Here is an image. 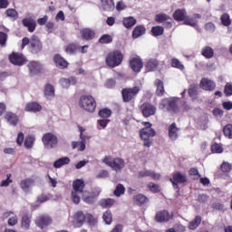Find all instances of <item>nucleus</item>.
I'll return each mask as SVG.
<instances>
[{
  "mask_svg": "<svg viewBox=\"0 0 232 232\" xmlns=\"http://www.w3.org/2000/svg\"><path fill=\"white\" fill-rule=\"evenodd\" d=\"M144 128L140 130V136L141 140H143V144L146 148L151 147V144H153V140H151V137H155L157 135V132L153 128H151L150 122H144Z\"/></svg>",
  "mask_w": 232,
  "mask_h": 232,
  "instance_id": "1",
  "label": "nucleus"
},
{
  "mask_svg": "<svg viewBox=\"0 0 232 232\" xmlns=\"http://www.w3.org/2000/svg\"><path fill=\"white\" fill-rule=\"evenodd\" d=\"M29 45V51L31 53H39L43 50V43L39 37L34 35L30 38L24 37L22 40V50L24 49L25 46Z\"/></svg>",
  "mask_w": 232,
  "mask_h": 232,
  "instance_id": "2",
  "label": "nucleus"
},
{
  "mask_svg": "<svg viewBox=\"0 0 232 232\" xmlns=\"http://www.w3.org/2000/svg\"><path fill=\"white\" fill-rule=\"evenodd\" d=\"M79 106L89 113H93L97 108V102L92 95H83L80 98Z\"/></svg>",
  "mask_w": 232,
  "mask_h": 232,
  "instance_id": "3",
  "label": "nucleus"
},
{
  "mask_svg": "<svg viewBox=\"0 0 232 232\" xmlns=\"http://www.w3.org/2000/svg\"><path fill=\"white\" fill-rule=\"evenodd\" d=\"M179 101V98H165L160 102L159 108L163 111H174V113H177Z\"/></svg>",
  "mask_w": 232,
  "mask_h": 232,
  "instance_id": "4",
  "label": "nucleus"
},
{
  "mask_svg": "<svg viewBox=\"0 0 232 232\" xmlns=\"http://www.w3.org/2000/svg\"><path fill=\"white\" fill-rule=\"evenodd\" d=\"M122 59H124L122 53L121 51H114L107 54L105 63L110 68H116V66L121 64Z\"/></svg>",
  "mask_w": 232,
  "mask_h": 232,
  "instance_id": "5",
  "label": "nucleus"
},
{
  "mask_svg": "<svg viewBox=\"0 0 232 232\" xmlns=\"http://www.w3.org/2000/svg\"><path fill=\"white\" fill-rule=\"evenodd\" d=\"M42 142L45 150H54L59 145V138L52 132H47L42 137Z\"/></svg>",
  "mask_w": 232,
  "mask_h": 232,
  "instance_id": "6",
  "label": "nucleus"
},
{
  "mask_svg": "<svg viewBox=\"0 0 232 232\" xmlns=\"http://www.w3.org/2000/svg\"><path fill=\"white\" fill-rule=\"evenodd\" d=\"M102 162H103V164H106V166H110V168H112V169H114V171H119L121 169H122V168H124V160L121 159V158H116V159H112L110 156H106Z\"/></svg>",
  "mask_w": 232,
  "mask_h": 232,
  "instance_id": "7",
  "label": "nucleus"
},
{
  "mask_svg": "<svg viewBox=\"0 0 232 232\" xmlns=\"http://www.w3.org/2000/svg\"><path fill=\"white\" fill-rule=\"evenodd\" d=\"M140 92V87L134 86L131 88H126L121 91L122 99L124 102H130L133 98L137 96V93Z\"/></svg>",
  "mask_w": 232,
  "mask_h": 232,
  "instance_id": "8",
  "label": "nucleus"
},
{
  "mask_svg": "<svg viewBox=\"0 0 232 232\" xmlns=\"http://www.w3.org/2000/svg\"><path fill=\"white\" fill-rule=\"evenodd\" d=\"M9 61L12 64H14V66H23L26 64L28 60H26L23 53H13L9 55Z\"/></svg>",
  "mask_w": 232,
  "mask_h": 232,
  "instance_id": "9",
  "label": "nucleus"
},
{
  "mask_svg": "<svg viewBox=\"0 0 232 232\" xmlns=\"http://www.w3.org/2000/svg\"><path fill=\"white\" fill-rule=\"evenodd\" d=\"M52 222H53L52 218L46 214L38 216L35 220L36 226L41 229H44V227L50 226Z\"/></svg>",
  "mask_w": 232,
  "mask_h": 232,
  "instance_id": "10",
  "label": "nucleus"
},
{
  "mask_svg": "<svg viewBox=\"0 0 232 232\" xmlns=\"http://www.w3.org/2000/svg\"><path fill=\"white\" fill-rule=\"evenodd\" d=\"M59 84L63 90H68L70 86H75L77 84V78L71 76L68 78L62 77L59 80Z\"/></svg>",
  "mask_w": 232,
  "mask_h": 232,
  "instance_id": "11",
  "label": "nucleus"
},
{
  "mask_svg": "<svg viewBox=\"0 0 232 232\" xmlns=\"http://www.w3.org/2000/svg\"><path fill=\"white\" fill-rule=\"evenodd\" d=\"M199 86L200 88H202V90H205L206 92H213V90L217 88V84L215 83V82L208 78L201 79Z\"/></svg>",
  "mask_w": 232,
  "mask_h": 232,
  "instance_id": "12",
  "label": "nucleus"
},
{
  "mask_svg": "<svg viewBox=\"0 0 232 232\" xmlns=\"http://www.w3.org/2000/svg\"><path fill=\"white\" fill-rule=\"evenodd\" d=\"M53 63L56 66V68H59L60 70H66L68 68V61H66L63 56L59 54H55L53 56Z\"/></svg>",
  "mask_w": 232,
  "mask_h": 232,
  "instance_id": "13",
  "label": "nucleus"
},
{
  "mask_svg": "<svg viewBox=\"0 0 232 232\" xmlns=\"http://www.w3.org/2000/svg\"><path fill=\"white\" fill-rule=\"evenodd\" d=\"M141 113L145 117H151L157 111V108H155L154 105H151L150 103H144L140 107Z\"/></svg>",
  "mask_w": 232,
  "mask_h": 232,
  "instance_id": "14",
  "label": "nucleus"
},
{
  "mask_svg": "<svg viewBox=\"0 0 232 232\" xmlns=\"http://www.w3.org/2000/svg\"><path fill=\"white\" fill-rule=\"evenodd\" d=\"M72 222L78 227H81L86 222V215L82 211H78L72 216Z\"/></svg>",
  "mask_w": 232,
  "mask_h": 232,
  "instance_id": "15",
  "label": "nucleus"
},
{
  "mask_svg": "<svg viewBox=\"0 0 232 232\" xmlns=\"http://www.w3.org/2000/svg\"><path fill=\"white\" fill-rule=\"evenodd\" d=\"M130 65L131 70H133V72H139L142 70V67L144 66V64L142 63V60H140V58L139 57H134L130 61Z\"/></svg>",
  "mask_w": 232,
  "mask_h": 232,
  "instance_id": "16",
  "label": "nucleus"
},
{
  "mask_svg": "<svg viewBox=\"0 0 232 232\" xmlns=\"http://www.w3.org/2000/svg\"><path fill=\"white\" fill-rule=\"evenodd\" d=\"M27 66L31 75H37V73H41V70H43V65H41L39 62H30Z\"/></svg>",
  "mask_w": 232,
  "mask_h": 232,
  "instance_id": "17",
  "label": "nucleus"
},
{
  "mask_svg": "<svg viewBox=\"0 0 232 232\" xmlns=\"http://www.w3.org/2000/svg\"><path fill=\"white\" fill-rule=\"evenodd\" d=\"M170 182H172L174 188H179L177 184H184L186 182V176L180 174V172H175L173 178L170 179Z\"/></svg>",
  "mask_w": 232,
  "mask_h": 232,
  "instance_id": "18",
  "label": "nucleus"
},
{
  "mask_svg": "<svg viewBox=\"0 0 232 232\" xmlns=\"http://www.w3.org/2000/svg\"><path fill=\"white\" fill-rule=\"evenodd\" d=\"M43 107L37 102H31L25 105V111H29L31 113H37V111H41Z\"/></svg>",
  "mask_w": 232,
  "mask_h": 232,
  "instance_id": "19",
  "label": "nucleus"
},
{
  "mask_svg": "<svg viewBox=\"0 0 232 232\" xmlns=\"http://www.w3.org/2000/svg\"><path fill=\"white\" fill-rule=\"evenodd\" d=\"M139 179H142L143 177H150L154 180H159L160 179V174L153 171V170H142L138 174Z\"/></svg>",
  "mask_w": 232,
  "mask_h": 232,
  "instance_id": "20",
  "label": "nucleus"
},
{
  "mask_svg": "<svg viewBox=\"0 0 232 232\" xmlns=\"http://www.w3.org/2000/svg\"><path fill=\"white\" fill-rule=\"evenodd\" d=\"M5 217L8 218L7 224L10 227L17 226L19 222V218H17V215H15L13 211L6 212L5 214Z\"/></svg>",
  "mask_w": 232,
  "mask_h": 232,
  "instance_id": "21",
  "label": "nucleus"
},
{
  "mask_svg": "<svg viewBox=\"0 0 232 232\" xmlns=\"http://www.w3.org/2000/svg\"><path fill=\"white\" fill-rule=\"evenodd\" d=\"M101 188H97V193L94 196H90V192L86 191L83 192V195L82 196L83 202H86L87 204H93L95 202V197H99L101 195Z\"/></svg>",
  "mask_w": 232,
  "mask_h": 232,
  "instance_id": "22",
  "label": "nucleus"
},
{
  "mask_svg": "<svg viewBox=\"0 0 232 232\" xmlns=\"http://www.w3.org/2000/svg\"><path fill=\"white\" fill-rule=\"evenodd\" d=\"M179 129L177 127V123L174 122L169 126V137L171 140H177L179 139Z\"/></svg>",
  "mask_w": 232,
  "mask_h": 232,
  "instance_id": "23",
  "label": "nucleus"
},
{
  "mask_svg": "<svg viewBox=\"0 0 232 232\" xmlns=\"http://www.w3.org/2000/svg\"><path fill=\"white\" fill-rule=\"evenodd\" d=\"M101 8L105 12H113L115 10V4L113 0H102Z\"/></svg>",
  "mask_w": 232,
  "mask_h": 232,
  "instance_id": "24",
  "label": "nucleus"
},
{
  "mask_svg": "<svg viewBox=\"0 0 232 232\" xmlns=\"http://www.w3.org/2000/svg\"><path fill=\"white\" fill-rule=\"evenodd\" d=\"M72 191H76L78 193H82V196L84 195V180L82 179H75L72 183Z\"/></svg>",
  "mask_w": 232,
  "mask_h": 232,
  "instance_id": "25",
  "label": "nucleus"
},
{
  "mask_svg": "<svg viewBox=\"0 0 232 232\" xmlns=\"http://www.w3.org/2000/svg\"><path fill=\"white\" fill-rule=\"evenodd\" d=\"M171 218V215L168 210H161L156 214L157 222H168Z\"/></svg>",
  "mask_w": 232,
  "mask_h": 232,
  "instance_id": "26",
  "label": "nucleus"
},
{
  "mask_svg": "<svg viewBox=\"0 0 232 232\" xmlns=\"http://www.w3.org/2000/svg\"><path fill=\"white\" fill-rule=\"evenodd\" d=\"M44 93L46 99H53V97H55V87L50 83H47L44 87Z\"/></svg>",
  "mask_w": 232,
  "mask_h": 232,
  "instance_id": "27",
  "label": "nucleus"
},
{
  "mask_svg": "<svg viewBox=\"0 0 232 232\" xmlns=\"http://www.w3.org/2000/svg\"><path fill=\"white\" fill-rule=\"evenodd\" d=\"M23 24L28 28L29 32H34L35 30V26H37V23L32 18L24 19Z\"/></svg>",
  "mask_w": 232,
  "mask_h": 232,
  "instance_id": "28",
  "label": "nucleus"
},
{
  "mask_svg": "<svg viewBox=\"0 0 232 232\" xmlns=\"http://www.w3.org/2000/svg\"><path fill=\"white\" fill-rule=\"evenodd\" d=\"M34 186V180L31 179H23L20 183V187L22 188L23 191L28 193L30 191V188Z\"/></svg>",
  "mask_w": 232,
  "mask_h": 232,
  "instance_id": "29",
  "label": "nucleus"
},
{
  "mask_svg": "<svg viewBox=\"0 0 232 232\" xmlns=\"http://www.w3.org/2000/svg\"><path fill=\"white\" fill-rule=\"evenodd\" d=\"M30 224H32V216L24 215L21 219L22 229H30Z\"/></svg>",
  "mask_w": 232,
  "mask_h": 232,
  "instance_id": "30",
  "label": "nucleus"
},
{
  "mask_svg": "<svg viewBox=\"0 0 232 232\" xmlns=\"http://www.w3.org/2000/svg\"><path fill=\"white\" fill-rule=\"evenodd\" d=\"M82 37L86 39V41H90V39H93L95 37V32L92 29H82L81 31Z\"/></svg>",
  "mask_w": 232,
  "mask_h": 232,
  "instance_id": "31",
  "label": "nucleus"
},
{
  "mask_svg": "<svg viewBox=\"0 0 232 232\" xmlns=\"http://www.w3.org/2000/svg\"><path fill=\"white\" fill-rule=\"evenodd\" d=\"M186 9H178L173 14L175 21H184L186 19Z\"/></svg>",
  "mask_w": 232,
  "mask_h": 232,
  "instance_id": "32",
  "label": "nucleus"
},
{
  "mask_svg": "<svg viewBox=\"0 0 232 232\" xmlns=\"http://www.w3.org/2000/svg\"><path fill=\"white\" fill-rule=\"evenodd\" d=\"M69 162H70V158L68 157L61 158L53 162V168H56V169L63 168V166L68 165Z\"/></svg>",
  "mask_w": 232,
  "mask_h": 232,
  "instance_id": "33",
  "label": "nucleus"
},
{
  "mask_svg": "<svg viewBox=\"0 0 232 232\" xmlns=\"http://www.w3.org/2000/svg\"><path fill=\"white\" fill-rule=\"evenodd\" d=\"M201 55L206 59H211L215 55V51L210 46H206L201 50Z\"/></svg>",
  "mask_w": 232,
  "mask_h": 232,
  "instance_id": "34",
  "label": "nucleus"
},
{
  "mask_svg": "<svg viewBox=\"0 0 232 232\" xmlns=\"http://www.w3.org/2000/svg\"><path fill=\"white\" fill-rule=\"evenodd\" d=\"M155 86L157 88L156 90V94L159 95V97H162L164 95V82L160 80H156L155 81Z\"/></svg>",
  "mask_w": 232,
  "mask_h": 232,
  "instance_id": "35",
  "label": "nucleus"
},
{
  "mask_svg": "<svg viewBox=\"0 0 232 232\" xmlns=\"http://www.w3.org/2000/svg\"><path fill=\"white\" fill-rule=\"evenodd\" d=\"M146 34V28L144 26H137L132 33V37L134 39H139V37L144 35Z\"/></svg>",
  "mask_w": 232,
  "mask_h": 232,
  "instance_id": "36",
  "label": "nucleus"
},
{
  "mask_svg": "<svg viewBox=\"0 0 232 232\" xmlns=\"http://www.w3.org/2000/svg\"><path fill=\"white\" fill-rule=\"evenodd\" d=\"M34 142H35V137H34L33 135L27 136L24 142V148H26L27 150H32L34 148Z\"/></svg>",
  "mask_w": 232,
  "mask_h": 232,
  "instance_id": "37",
  "label": "nucleus"
},
{
  "mask_svg": "<svg viewBox=\"0 0 232 232\" xmlns=\"http://www.w3.org/2000/svg\"><path fill=\"white\" fill-rule=\"evenodd\" d=\"M135 24H137V20L133 18V16L123 19V26H125V28H131V26H135Z\"/></svg>",
  "mask_w": 232,
  "mask_h": 232,
  "instance_id": "38",
  "label": "nucleus"
},
{
  "mask_svg": "<svg viewBox=\"0 0 232 232\" xmlns=\"http://www.w3.org/2000/svg\"><path fill=\"white\" fill-rule=\"evenodd\" d=\"M158 67H159V61L155 59L149 60L146 64V68L148 72H154V70H157Z\"/></svg>",
  "mask_w": 232,
  "mask_h": 232,
  "instance_id": "39",
  "label": "nucleus"
},
{
  "mask_svg": "<svg viewBox=\"0 0 232 232\" xmlns=\"http://www.w3.org/2000/svg\"><path fill=\"white\" fill-rule=\"evenodd\" d=\"M200 222H202V218L200 216H197L194 220L190 221L188 224V228L195 230L200 226Z\"/></svg>",
  "mask_w": 232,
  "mask_h": 232,
  "instance_id": "40",
  "label": "nucleus"
},
{
  "mask_svg": "<svg viewBox=\"0 0 232 232\" xmlns=\"http://www.w3.org/2000/svg\"><path fill=\"white\" fill-rule=\"evenodd\" d=\"M5 119L8 122L12 124V126H15L17 124V121H19L17 119V115L12 113V112H7L5 115Z\"/></svg>",
  "mask_w": 232,
  "mask_h": 232,
  "instance_id": "41",
  "label": "nucleus"
},
{
  "mask_svg": "<svg viewBox=\"0 0 232 232\" xmlns=\"http://www.w3.org/2000/svg\"><path fill=\"white\" fill-rule=\"evenodd\" d=\"M147 200H148V198H146V196L142 194H138L134 197V202L138 206H142V204H146Z\"/></svg>",
  "mask_w": 232,
  "mask_h": 232,
  "instance_id": "42",
  "label": "nucleus"
},
{
  "mask_svg": "<svg viewBox=\"0 0 232 232\" xmlns=\"http://www.w3.org/2000/svg\"><path fill=\"white\" fill-rule=\"evenodd\" d=\"M171 66H172V68H177L178 70H180L181 72L184 71V69H185L184 64H182V62L177 58L171 59Z\"/></svg>",
  "mask_w": 232,
  "mask_h": 232,
  "instance_id": "43",
  "label": "nucleus"
},
{
  "mask_svg": "<svg viewBox=\"0 0 232 232\" xmlns=\"http://www.w3.org/2000/svg\"><path fill=\"white\" fill-rule=\"evenodd\" d=\"M113 204H115V199L113 198H106V199H102L100 201V206H102V208H111Z\"/></svg>",
  "mask_w": 232,
  "mask_h": 232,
  "instance_id": "44",
  "label": "nucleus"
},
{
  "mask_svg": "<svg viewBox=\"0 0 232 232\" xmlns=\"http://www.w3.org/2000/svg\"><path fill=\"white\" fill-rule=\"evenodd\" d=\"M198 92V85L197 84L190 85V87L188 88L189 97H191V99H196Z\"/></svg>",
  "mask_w": 232,
  "mask_h": 232,
  "instance_id": "45",
  "label": "nucleus"
},
{
  "mask_svg": "<svg viewBox=\"0 0 232 232\" xmlns=\"http://www.w3.org/2000/svg\"><path fill=\"white\" fill-rule=\"evenodd\" d=\"M111 41H113V38L110 34H103L99 39V43H101V44H110V43H111Z\"/></svg>",
  "mask_w": 232,
  "mask_h": 232,
  "instance_id": "46",
  "label": "nucleus"
},
{
  "mask_svg": "<svg viewBox=\"0 0 232 232\" xmlns=\"http://www.w3.org/2000/svg\"><path fill=\"white\" fill-rule=\"evenodd\" d=\"M125 191H126V188H124V185L118 184L114 190V195H115V197H121V195H124Z\"/></svg>",
  "mask_w": 232,
  "mask_h": 232,
  "instance_id": "47",
  "label": "nucleus"
},
{
  "mask_svg": "<svg viewBox=\"0 0 232 232\" xmlns=\"http://www.w3.org/2000/svg\"><path fill=\"white\" fill-rule=\"evenodd\" d=\"M102 218L104 220V222L110 226V224H111L112 220H113V216L111 215V211H106L103 213Z\"/></svg>",
  "mask_w": 232,
  "mask_h": 232,
  "instance_id": "48",
  "label": "nucleus"
},
{
  "mask_svg": "<svg viewBox=\"0 0 232 232\" xmlns=\"http://www.w3.org/2000/svg\"><path fill=\"white\" fill-rule=\"evenodd\" d=\"M79 195L82 196V193L72 190L71 198L74 204H79V202H81V196Z\"/></svg>",
  "mask_w": 232,
  "mask_h": 232,
  "instance_id": "49",
  "label": "nucleus"
},
{
  "mask_svg": "<svg viewBox=\"0 0 232 232\" xmlns=\"http://www.w3.org/2000/svg\"><path fill=\"white\" fill-rule=\"evenodd\" d=\"M211 151L212 153H222L224 151V148L220 143H214L211 146Z\"/></svg>",
  "mask_w": 232,
  "mask_h": 232,
  "instance_id": "50",
  "label": "nucleus"
},
{
  "mask_svg": "<svg viewBox=\"0 0 232 232\" xmlns=\"http://www.w3.org/2000/svg\"><path fill=\"white\" fill-rule=\"evenodd\" d=\"M12 182H14V180H12V174H7L6 179L2 180L0 186L1 188H8V186H10Z\"/></svg>",
  "mask_w": 232,
  "mask_h": 232,
  "instance_id": "51",
  "label": "nucleus"
},
{
  "mask_svg": "<svg viewBox=\"0 0 232 232\" xmlns=\"http://www.w3.org/2000/svg\"><path fill=\"white\" fill-rule=\"evenodd\" d=\"M151 32L155 37H159V35H162V34H164V27L162 26L152 27Z\"/></svg>",
  "mask_w": 232,
  "mask_h": 232,
  "instance_id": "52",
  "label": "nucleus"
},
{
  "mask_svg": "<svg viewBox=\"0 0 232 232\" xmlns=\"http://www.w3.org/2000/svg\"><path fill=\"white\" fill-rule=\"evenodd\" d=\"M223 132L225 137H227L228 139H232V125L227 124L224 127Z\"/></svg>",
  "mask_w": 232,
  "mask_h": 232,
  "instance_id": "53",
  "label": "nucleus"
},
{
  "mask_svg": "<svg viewBox=\"0 0 232 232\" xmlns=\"http://www.w3.org/2000/svg\"><path fill=\"white\" fill-rule=\"evenodd\" d=\"M155 20L157 23H164V21H169V16L166 14H156Z\"/></svg>",
  "mask_w": 232,
  "mask_h": 232,
  "instance_id": "54",
  "label": "nucleus"
},
{
  "mask_svg": "<svg viewBox=\"0 0 232 232\" xmlns=\"http://www.w3.org/2000/svg\"><path fill=\"white\" fill-rule=\"evenodd\" d=\"M99 115L102 119H108L111 117V111L110 109H102L99 111Z\"/></svg>",
  "mask_w": 232,
  "mask_h": 232,
  "instance_id": "55",
  "label": "nucleus"
},
{
  "mask_svg": "<svg viewBox=\"0 0 232 232\" xmlns=\"http://www.w3.org/2000/svg\"><path fill=\"white\" fill-rule=\"evenodd\" d=\"M220 20H221L222 24H224V26H229L231 24V19L229 18L228 14H224L220 17Z\"/></svg>",
  "mask_w": 232,
  "mask_h": 232,
  "instance_id": "56",
  "label": "nucleus"
},
{
  "mask_svg": "<svg viewBox=\"0 0 232 232\" xmlns=\"http://www.w3.org/2000/svg\"><path fill=\"white\" fill-rule=\"evenodd\" d=\"M232 169V165L231 163L229 162H226L224 161L221 165V170L224 172V173H229V171H231Z\"/></svg>",
  "mask_w": 232,
  "mask_h": 232,
  "instance_id": "57",
  "label": "nucleus"
},
{
  "mask_svg": "<svg viewBox=\"0 0 232 232\" xmlns=\"http://www.w3.org/2000/svg\"><path fill=\"white\" fill-rule=\"evenodd\" d=\"M224 93L227 97H231V95H232V83L227 82L225 85Z\"/></svg>",
  "mask_w": 232,
  "mask_h": 232,
  "instance_id": "58",
  "label": "nucleus"
},
{
  "mask_svg": "<svg viewBox=\"0 0 232 232\" xmlns=\"http://www.w3.org/2000/svg\"><path fill=\"white\" fill-rule=\"evenodd\" d=\"M85 222H88L91 226H95V223L97 222V218H95L91 214H86Z\"/></svg>",
  "mask_w": 232,
  "mask_h": 232,
  "instance_id": "59",
  "label": "nucleus"
},
{
  "mask_svg": "<svg viewBox=\"0 0 232 232\" xmlns=\"http://www.w3.org/2000/svg\"><path fill=\"white\" fill-rule=\"evenodd\" d=\"M148 188L152 191V193H159L160 191V187L155 183H149Z\"/></svg>",
  "mask_w": 232,
  "mask_h": 232,
  "instance_id": "60",
  "label": "nucleus"
},
{
  "mask_svg": "<svg viewBox=\"0 0 232 232\" xmlns=\"http://www.w3.org/2000/svg\"><path fill=\"white\" fill-rule=\"evenodd\" d=\"M184 24H188V26H197V21H195V18H189V17H185Z\"/></svg>",
  "mask_w": 232,
  "mask_h": 232,
  "instance_id": "61",
  "label": "nucleus"
},
{
  "mask_svg": "<svg viewBox=\"0 0 232 232\" xmlns=\"http://www.w3.org/2000/svg\"><path fill=\"white\" fill-rule=\"evenodd\" d=\"M95 177L96 179H108L110 177V173L108 170H101Z\"/></svg>",
  "mask_w": 232,
  "mask_h": 232,
  "instance_id": "62",
  "label": "nucleus"
},
{
  "mask_svg": "<svg viewBox=\"0 0 232 232\" xmlns=\"http://www.w3.org/2000/svg\"><path fill=\"white\" fill-rule=\"evenodd\" d=\"M76 50H77V45H75L73 44H70L69 45H67L65 52L67 53H75Z\"/></svg>",
  "mask_w": 232,
  "mask_h": 232,
  "instance_id": "63",
  "label": "nucleus"
},
{
  "mask_svg": "<svg viewBox=\"0 0 232 232\" xmlns=\"http://www.w3.org/2000/svg\"><path fill=\"white\" fill-rule=\"evenodd\" d=\"M222 106H223L224 110H227V111H231V110H232V102L231 101L223 102Z\"/></svg>",
  "mask_w": 232,
  "mask_h": 232,
  "instance_id": "64",
  "label": "nucleus"
}]
</instances>
